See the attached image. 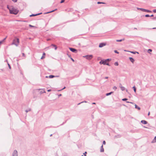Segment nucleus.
Listing matches in <instances>:
<instances>
[{"mask_svg":"<svg viewBox=\"0 0 156 156\" xmlns=\"http://www.w3.org/2000/svg\"><path fill=\"white\" fill-rule=\"evenodd\" d=\"M12 1L14 2H17V0H12Z\"/></svg>","mask_w":156,"mask_h":156,"instance_id":"a19ab883","label":"nucleus"},{"mask_svg":"<svg viewBox=\"0 0 156 156\" xmlns=\"http://www.w3.org/2000/svg\"><path fill=\"white\" fill-rule=\"evenodd\" d=\"M106 144V142L105 140H104L103 142V144L105 145Z\"/></svg>","mask_w":156,"mask_h":156,"instance_id":"4c0bfd02","label":"nucleus"},{"mask_svg":"<svg viewBox=\"0 0 156 156\" xmlns=\"http://www.w3.org/2000/svg\"><path fill=\"white\" fill-rule=\"evenodd\" d=\"M128 99L127 98H124L122 99V100L123 101H126L128 100Z\"/></svg>","mask_w":156,"mask_h":156,"instance_id":"bb28decb","label":"nucleus"},{"mask_svg":"<svg viewBox=\"0 0 156 156\" xmlns=\"http://www.w3.org/2000/svg\"><path fill=\"white\" fill-rule=\"evenodd\" d=\"M39 90H41L40 92V94H42L43 93H45V91H44V90H43V89H38Z\"/></svg>","mask_w":156,"mask_h":156,"instance_id":"a211bd4d","label":"nucleus"},{"mask_svg":"<svg viewBox=\"0 0 156 156\" xmlns=\"http://www.w3.org/2000/svg\"><path fill=\"white\" fill-rule=\"evenodd\" d=\"M29 27H35V26H32L30 24H29Z\"/></svg>","mask_w":156,"mask_h":156,"instance_id":"c9c22d12","label":"nucleus"},{"mask_svg":"<svg viewBox=\"0 0 156 156\" xmlns=\"http://www.w3.org/2000/svg\"><path fill=\"white\" fill-rule=\"evenodd\" d=\"M19 12V10H18L17 9L15 8L14 7H12L11 8V9L10 10L9 13L10 14L16 15Z\"/></svg>","mask_w":156,"mask_h":156,"instance_id":"f257e3e1","label":"nucleus"},{"mask_svg":"<svg viewBox=\"0 0 156 156\" xmlns=\"http://www.w3.org/2000/svg\"><path fill=\"white\" fill-rule=\"evenodd\" d=\"M120 87L121 90L122 91H124L125 90V88L124 87L122 86V84L121 83L120 84Z\"/></svg>","mask_w":156,"mask_h":156,"instance_id":"1a4fd4ad","label":"nucleus"},{"mask_svg":"<svg viewBox=\"0 0 156 156\" xmlns=\"http://www.w3.org/2000/svg\"><path fill=\"white\" fill-rule=\"evenodd\" d=\"M154 15H151L150 16V17H152Z\"/></svg>","mask_w":156,"mask_h":156,"instance_id":"680f3d73","label":"nucleus"},{"mask_svg":"<svg viewBox=\"0 0 156 156\" xmlns=\"http://www.w3.org/2000/svg\"><path fill=\"white\" fill-rule=\"evenodd\" d=\"M37 16V14H32L31 15H30V17H32V16Z\"/></svg>","mask_w":156,"mask_h":156,"instance_id":"b1692460","label":"nucleus"},{"mask_svg":"<svg viewBox=\"0 0 156 156\" xmlns=\"http://www.w3.org/2000/svg\"><path fill=\"white\" fill-rule=\"evenodd\" d=\"M129 52L134 54H135L136 53L139 54L138 52L136 51H129Z\"/></svg>","mask_w":156,"mask_h":156,"instance_id":"f3484780","label":"nucleus"},{"mask_svg":"<svg viewBox=\"0 0 156 156\" xmlns=\"http://www.w3.org/2000/svg\"><path fill=\"white\" fill-rule=\"evenodd\" d=\"M70 59L73 62H74V60L72 58V57H71Z\"/></svg>","mask_w":156,"mask_h":156,"instance_id":"ea45409f","label":"nucleus"},{"mask_svg":"<svg viewBox=\"0 0 156 156\" xmlns=\"http://www.w3.org/2000/svg\"><path fill=\"white\" fill-rule=\"evenodd\" d=\"M151 12V11L147 9V12Z\"/></svg>","mask_w":156,"mask_h":156,"instance_id":"37998d69","label":"nucleus"},{"mask_svg":"<svg viewBox=\"0 0 156 156\" xmlns=\"http://www.w3.org/2000/svg\"><path fill=\"white\" fill-rule=\"evenodd\" d=\"M51 91V89H49V90H48L47 91L48 92H50Z\"/></svg>","mask_w":156,"mask_h":156,"instance_id":"864d4df0","label":"nucleus"},{"mask_svg":"<svg viewBox=\"0 0 156 156\" xmlns=\"http://www.w3.org/2000/svg\"><path fill=\"white\" fill-rule=\"evenodd\" d=\"M7 64H8V66L9 68V69H11V66L10 65V64L8 63Z\"/></svg>","mask_w":156,"mask_h":156,"instance_id":"72a5a7b5","label":"nucleus"},{"mask_svg":"<svg viewBox=\"0 0 156 156\" xmlns=\"http://www.w3.org/2000/svg\"><path fill=\"white\" fill-rule=\"evenodd\" d=\"M153 12L154 13H156V9H154L153 10Z\"/></svg>","mask_w":156,"mask_h":156,"instance_id":"a18cd8bd","label":"nucleus"},{"mask_svg":"<svg viewBox=\"0 0 156 156\" xmlns=\"http://www.w3.org/2000/svg\"><path fill=\"white\" fill-rule=\"evenodd\" d=\"M101 4H105V2H102V3Z\"/></svg>","mask_w":156,"mask_h":156,"instance_id":"0e129e2a","label":"nucleus"},{"mask_svg":"<svg viewBox=\"0 0 156 156\" xmlns=\"http://www.w3.org/2000/svg\"><path fill=\"white\" fill-rule=\"evenodd\" d=\"M68 57L70 58L71 57V55H69L68 54Z\"/></svg>","mask_w":156,"mask_h":156,"instance_id":"3c124183","label":"nucleus"},{"mask_svg":"<svg viewBox=\"0 0 156 156\" xmlns=\"http://www.w3.org/2000/svg\"><path fill=\"white\" fill-rule=\"evenodd\" d=\"M153 19H154V20H156V16L154 17L153 18Z\"/></svg>","mask_w":156,"mask_h":156,"instance_id":"4d7b16f0","label":"nucleus"},{"mask_svg":"<svg viewBox=\"0 0 156 156\" xmlns=\"http://www.w3.org/2000/svg\"><path fill=\"white\" fill-rule=\"evenodd\" d=\"M152 29H156V27H154L152 28Z\"/></svg>","mask_w":156,"mask_h":156,"instance_id":"338daca9","label":"nucleus"},{"mask_svg":"<svg viewBox=\"0 0 156 156\" xmlns=\"http://www.w3.org/2000/svg\"><path fill=\"white\" fill-rule=\"evenodd\" d=\"M81 156H87V155H82Z\"/></svg>","mask_w":156,"mask_h":156,"instance_id":"774afa93","label":"nucleus"},{"mask_svg":"<svg viewBox=\"0 0 156 156\" xmlns=\"http://www.w3.org/2000/svg\"><path fill=\"white\" fill-rule=\"evenodd\" d=\"M45 55H46V54H45V53L43 52V55H42V56L41 57V59H43L45 57Z\"/></svg>","mask_w":156,"mask_h":156,"instance_id":"4468645a","label":"nucleus"},{"mask_svg":"<svg viewBox=\"0 0 156 156\" xmlns=\"http://www.w3.org/2000/svg\"><path fill=\"white\" fill-rule=\"evenodd\" d=\"M125 40V39L124 38H123L122 39H119V40H116V41L117 42H121L124 40Z\"/></svg>","mask_w":156,"mask_h":156,"instance_id":"412c9836","label":"nucleus"},{"mask_svg":"<svg viewBox=\"0 0 156 156\" xmlns=\"http://www.w3.org/2000/svg\"><path fill=\"white\" fill-rule=\"evenodd\" d=\"M102 3V2H97V4H101Z\"/></svg>","mask_w":156,"mask_h":156,"instance_id":"58836bf2","label":"nucleus"},{"mask_svg":"<svg viewBox=\"0 0 156 156\" xmlns=\"http://www.w3.org/2000/svg\"><path fill=\"white\" fill-rule=\"evenodd\" d=\"M129 59L130 60V61L132 63H133L134 61H135V60L132 57H129Z\"/></svg>","mask_w":156,"mask_h":156,"instance_id":"9d476101","label":"nucleus"},{"mask_svg":"<svg viewBox=\"0 0 156 156\" xmlns=\"http://www.w3.org/2000/svg\"><path fill=\"white\" fill-rule=\"evenodd\" d=\"M12 156H18V152L16 150H15L12 153Z\"/></svg>","mask_w":156,"mask_h":156,"instance_id":"423d86ee","label":"nucleus"},{"mask_svg":"<svg viewBox=\"0 0 156 156\" xmlns=\"http://www.w3.org/2000/svg\"><path fill=\"white\" fill-rule=\"evenodd\" d=\"M50 40V39H49V38L48 39H47V40L48 41H49V40Z\"/></svg>","mask_w":156,"mask_h":156,"instance_id":"e2e57ef3","label":"nucleus"},{"mask_svg":"<svg viewBox=\"0 0 156 156\" xmlns=\"http://www.w3.org/2000/svg\"><path fill=\"white\" fill-rule=\"evenodd\" d=\"M141 122L143 124H146V121L145 120H142L141 121Z\"/></svg>","mask_w":156,"mask_h":156,"instance_id":"aec40b11","label":"nucleus"},{"mask_svg":"<svg viewBox=\"0 0 156 156\" xmlns=\"http://www.w3.org/2000/svg\"><path fill=\"white\" fill-rule=\"evenodd\" d=\"M62 95V94H59L58 95V96L59 97V96H61Z\"/></svg>","mask_w":156,"mask_h":156,"instance_id":"bf43d9fd","label":"nucleus"},{"mask_svg":"<svg viewBox=\"0 0 156 156\" xmlns=\"http://www.w3.org/2000/svg\"><path fill=\"white\" fill-rule=\"evenodd\" d=\"M66 88V87H64L61 90H59L58 91H61L62 90H63L65 89Z\"/></svg>","mask_w":156,"mask_h":156,"instance_id":"79ce46f5","label":"nucleus"},{"mask_svg":"<svg viewBox=\"0 0 156 156\" xmlns=\"http://www.w3.org/2000/svg\"><path fill=\"white\" fill-rule=\"evenodd\" d=\"M72 10H73V9H70L69 10V11H70L72 12Z\"/></svg>","mask_w":156,"mask_h":156,"instance_id":"8fccbe9b","label":"nucleus"},{"mask_svg":"<svg viewBox=\"0 0 156 156\" xmlns=\"http://www.w3.org/2000/svg\"><path fill=\"white\" fill-rule=\"evenodd\" d=\"M104 149L103 147V145L102 144V146L100 148V152H104Z\"/></svg>","mask_w":156,"mask_h":156,"instance_id":"f8f14e48","label":"nucleus"},{"mask_svg":"<svg viewBox=\"0 0 156 156\" xmlns=\"http://www.w3.org/2000/svg\"><path fill=\"white\" fill-rule=\"evenodd\" d=\"M133 88L134 90V92L136 93V87L135 86H134L133 87Z\"/></svg>","mask_w":156,"mask_h":156,"instance_id":"4be33fe9","label":"nucleus"},{"mask_svg":"<svg viewBox=\"0 0 156 156\" xmlns=\"http://www.w3.org/2000/svg\"><path fill=\"white\" fill-rule=\"evenodd\" d=\"M42 14V13L41 12V13H37V16H38L39 15H40V14Z\"/></svg>","mask_w":156,"mask_h":156,"instance_id":"de8ad7c7","label":"nucleus"},{"mask_svg":"<svg viewBox=\"0 0 156 156\" xmlns=\"http://www.w3.org/2000/svg\"><path fill=\"white\" fill-rule=\"evenodd\" d=\"M96 104V103H95V102H93V103H92V104Z\"/></svg>","mask_w":156,"mask_h":156,"instance_id":"69168bd1","label":"nucleus"},{"mask_svg":"<svg viewBox=\"0 0 156 156\" xmlns=\"http://www.w3.org/2000/svg\"><path fill=\"white\" fill-rule=\"evenodd\" d=\"M106 61H107L108 62L109 61H110L111 60V58H108L107 59H105Z\"/></svg>","mask_w":156,"mask_h":156,"instance_id":"2f4dec72","label":"nucleus"},{"mask_svg":"<svg viewBox=\"0 0 156 156\" xmlns=\"http://www.w3.org/2000/svg\"><path fill=\"white\" fill-rule=\"evenodd\" d=\"M66 120L65 122H63L62 124H61L60 125H61H61H63L64 123H66Z\"/></svg>","mask_w":156,"mask_h":156,"instance_id":"09e8293b","label":"nucleus"},{"mask_svg":"<svg viewBox=\"0 0 156 156\" xmlns=\"http://www.w3.org/2000/svg\"><path fill=\"white\" fill-rule=\"evenodd\" d=\"M126 102L127 103H130L132 104H134V103L133 102H129V101H126Z\"/></svg>","mask_w":156,"mask_h":156,"instance_id":"f704fd0d","label":"nucleus"},{"mask_svg":"<svg viewBox=\"0 0 156 156\" xmlns=\"http://www.w3.org/2000/svg\"><path fill=\"white\" fill-rule=\"evenodd\" d=\"M6 37L5 38L2 40L0 41V45L2 44L5 41L6 39Z\"/></svg>","mask_w":156,"mask_h":156,"instance_id":"2eb2a0df","label":"nucleus"},{"mask_svg":"<svg viewBox=\"0 0 156 156\" xmlns=\"http://www.w3.org/2000/svg\"><path fill=\"white\" fill-rule=\"evenodd\" d=\"M19 39L18 38H16L13 40L12 44H14L16 46H17L19 43Z\"/></svg>","mask_w":156,"mask_h":156,"instance_id":"f03ea898","label":"nucleus"},{"mask_svg":"<svg viewBox=\"0 0 156 156\" xmlns=\"http://www.w3.org/2000/svg\"><path fill=\"white\" fill-rule=\"evenodd\" d=\"M51 46L55 48V50H56L57 49V47L56 46V45L54 44H52L51 45Z\"/></svg>","mask_w":156,"mask_h":156,"instance_id":"dca6fc26","label":"nucleus"},{"mask_svg":"<svg viewBox=\"0 0 156 156\" xmlns=\"http://www.w3.org/2000/svg\"><path fill=\"white\" fill-rule=\"evenodd\" d=\"M152 50L151 49H149L148 50L147 52L148 53L150 54V52H152Z\"/></svg>","mask_w":156,"mask_h":156,"instance_id":"cd10ccee","label":"nucleus"},{"mask_svg":"<svg viewBox=\"0 0 156 156\" xmlns=\"http://www.w3.org/2000/svg\"><path fill=\"white\" fill-rule=\"evenodd\" d=\"M84 102V101H82V102H80V103H78V105H80V104H81V103H83V102Z\"/></svg>","mask_w":156,"mask_h":156,"instance_id":"603ef678","label":"nucleus"},{"mask_svg":"<svg viewBox=\"0 0 156 156\" xmlns=\"http://www.w3.org/2000/svg\"><path fill=\"white\" fill-rule=\"evenodd\" d=\"M150 17V15H148V14H147V17Z\"/></svg>","mask_w":156,"mask_h":156,"instance_id":"6e6d98bb","label":"nucleus"},{"mask_svg":"<svg viewBox=\"0 0 156 156\" xmlns=\"http://www.w3.org/2000/svg\"><path fill=\"white\" fill-rule=\"evenodd\" d=\"M22 56H23L25 57V54H24V53H22Z\"/></svg>","mask_w":156,"mask_h":156,"instance_id":"49530a36","label":"nucleus"},{"mask_svg":"<svg viewBox=\"0 0 156 156\" xmlns=\"http://www.w3.org/2000/svg\"><path fill=\"white\" fill-rule=\"evenodd\" d=\"M133 105H135V108L137 109L138 110H140V108L139 106H138L136 104L134 103V104H133Z\"/></svg>","mask_w":156,"mask_h":156,"instance_id":"9b49d317","label":"nucleus"},{"mask_svg":"<svg viewBox=\"0 0 156 156\" xmlns=\"http://www.w3.org/2000/svg\"><path fill=\"white\" fill-rule=\"evenodd\" d=\"M45 78H49V77H48V76H45Z\"/></svg>","mask_w":156,"mask_h":156,"instance_id":"052dcab7","label":"nucleus"},{"mask_svg":"<svg viewBox=\"0 0 156 156\" xmlns=\"http://www.w3.org/2000/svg\"><path fill=\"white\" fill-rule=\"evenodd\" d=\"M113 89L115 90H116L117 89V88L115 86L113 87Z\"/></svg>","mask_w":156,"mask_h":156,"instance_id":"e433bc0d","label":"nucleus"},{"mask_svg":"<svg viewBox=\"0 0 156 156\" xmlns=\"http://www.w3.org/2000/svg\"><path fill=\"white\" fill-rule=\"evenodd\" d=\"M150 115V112H149L148 113V115Z\"/></svg>","mask_w":156,"mask_h":156,"instance_id":"13d9d810","label":"nucleus"},{"mask_svg":"<svg viewBox=\"0 0 156 156\" xmlns=\"http://www.w3.org/2000/svg\"><path fill=\"white\" fill-rule=\"evenodd\" d=\"M93 55H87L83 56V57L87 59L90 60L93 57Z\"/></svg>","mask_w":156,"mask_h":156,"instance_id":"20e7f679","label":"nucleus"},{"mask_svg":"<svg viewBox=\"0 0 156 156\" xmlns=\"http://www.w3.org/2000/svg\"><path fill=\"white\" fill-rule=\"evenodd\" d=\"M99 63L100 64H103L104 65H106L109 66H110L108 62L106 61L105 59L101 60V61L99 62Z\"/></svg>","mask_w":156,"mask_h":156,"instance_id":"7ed1b4c3","label":"nucleus"},{"mask_svg":"<svg viewBox=\"0 0 156 156\" xmlns=\"http://www.w3.org/2000/svg\"><path fill=\"white\" fill-rule=\"evenodd\" d=\"M87 153V152L86 151H85L84 153H83V154L84 155H86Z\"/></svg>","mask_w":156,"mask_h":156,"instance_id":"c03bdc74","label":"nucleus"},{"mask_svg":"<svg viewBox=\"0 0 156 156\" xmlns=\"http://www.w3.org/2000/svg\"><path fill=\"white\" fill-rule=\"evenodd\" d=\"M108 78V77L106 76V77H105V79H107Z\"/></svg>","mask_w":156,"mask_h":156,"instance_id":"5fc2aeb1","label":"nucleus"},{"mask_svg":"<svg viewBox=\"0 0 156 156\" xmlns=\"http://www.w3.org/2000/svg\"><path fill=\"white\" fill-rule=\"evenodd\" d=\"M137 9L138 10H140L143 12H146V9H144L140 8H137Z\"/></svg>","mask_w":156,"mask_h":156,"instance_id":"ddd939ff","label":"nucleus"},{"mask_svg":"<svg viewBox=\"0 0 156 156\" xmlns=\"http://www.w3.org/2000/svg\"><path fill=\"white\" fill-rule=\"evenodd\" d=\"M152 143L156 142V136H155L154 140L152 141Z\"/></svg>","mask_w":156,"mask_h":156,"instance_id":"5701e85b","label":"nucleus"},{"mask_svg":"<svg viewBox=\"0 0 156 156\" xmlns=\"http://www.w3.org/2000/svg\"><path fill=\"white\" fill-rule=\"evenodd\" d=\"M106 45V43H105L103 42L100 43L99 45V48H102L104 46H105Z\"/></svg>","mask_w":156,"mask_h":156,"instance_id":"0eeeda50","label":"nucleus"},{"mask_svg":"<svg viewBox=\"0 0 156 156\" xmlns=\"http://www.w3.org/2000/svg\"><path fill=\"white\" fill-rule=\"evenodd\" d=\"M57 9H55V10H52V11H50V12H47V13H50V12H54V11H56V10H57Z\"/></svg>","mask_w":156,"mask_h":156,"instance_id":"c85d7f7f","label":"nucleus"},{"mask_svg":"<svg viewBox=\"0 0 156 156\" xmlns=\"http://www.w3.org/2000/svg\"><path fill=\"white\" fill-rule=\"evenodd\" d=\"M114 65L116 66H118V65H119V63H118V62H115V63H114Z\"/></svg>","mask_w":156,"mask_h":156,"instance_id":"c756f323","label":"nucleus"},{"mask_svg":"<svg viewBox=\"0 0 156 156\" xmlns=\"http://www.w3.org/2000/svg\"><path fill=\"white\" fill-rule=\"evenodd\" d=\"M69 49L73 53H76L77 52V50L75 48H71V47H69Z\"/></svg>","mask_w":156,"mask_h":156,"instance_id":"39448f33","label":"nucleus"},{"mask_svg":"<svg viewBox=\"0 0 156 156\" xmlns=\"http://www.w3.org/2000/svg\"><path fill=\"white\" fill-rule=\"evenodd\" d=\"M65 0H61L60 2V3H62L64 2Z\"/></svg>","mask_w":156,"mask_h":156,"instance_id":"473e14b6","label":"nucleus"},{"mask_svg":"<svg viewBox=\"0 0 156 156\" xmlns=\"http://www.w3.org/2000/svg\"><path fill=\"white\" fill-rule=\"evenodd\" d=\"M114 52L115 53H116V54H119V52H118L117 50H115L114 51Z\"/></svg>","mask_w":156,"mask_h":156,"instance_id":"7c9ffc66","label":"nucleus"},{"mask_svg":"<svg viewBox=\"0 0 156 156\" xmlns=\"http://www.w3.org/2000/svg\"><path fill=\"white\" fill-rule=\"evenodd\" d=\"M31 108H28V109L26 110H25V112H26L27 113V112H29V111H31Z\"/></svg>","mask_w":156,"mask_h":156,"instance_id":"393cba45","label":"nucleus"},{"mask_svg":"<svg viewBox=\"0 0 156 156\" xmlns=\"http://www.w3.org/2000/svg\"><path fill=\"white\" fill-rule=\"evenodd\" d=\"M113 93V92L111 91V92H110L106 93V96H109V95H111Z\"/></svg>","mask_w":156,"mask_h":156,"instance_id":"6ab92c4d","label":"nucleus"},{"mask_svg":"<svg viewBox=\"0 0 156 156\" xmlns=\"http://www.w3.org/2000/svg\"><path fill=\"white\" fill-rule=\"evenodd\" d=\"M59 76H55L53 75H50L49 76H48V77L49 78L51 79V78H52L54 77H58Z\"/></svg>","mask_w":156,"mask_h":156,"instance_id":"6e6552de","label":"nucleus"},{"mask_svg":"<svg viewBox=\"0 0 156 156\" xmlns=\"http://www.w3.org/2000/svg\"><path fill=\"white\" fill-rule=\"evenodd\" d=\"M7 8L9 10V11L10 12V10L12 8L9 7L8 5H7Z\"/></svg>","mask_w":156,"mask_h":156,"instance_id":"a878e982","label":"nucleus"}]
</instances>
